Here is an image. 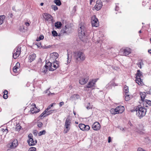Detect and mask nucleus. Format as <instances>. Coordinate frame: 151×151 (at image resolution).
<instances>
[{
	"instance_id": "nucleus-1",
	"label": "nucleus",
	"mask_w": 151,
	"mask_h": 151,
	"mask_svg": "<svg viewBox=\"0 0 151 151\" xmlns=\"http://www.w3.org/2000/svg\"><path fill=\"white\" fill-rule=\"evenodd\" d=\"M145 107L141 106H138L136 108V115L140 119L142 118L146 114L147 109Z\"/></svg>"
},
{
	"instance_id": "nucleus-2",
	"label": "nucleus",
	"mask_w": 151,
	"mask_h": 151,
	"mask_svg": "<svg viewBox=\"0 0 151 151\" xmlns=\"http://www.w3.org/2000/svg\"><path fill=\"white\" fill-rule=\"evenodd\" d=\"M74 57L76 62L83 61L86 58L84 53L81 51H78L75 52Z\"/></svg>"
},
{
	"instance_id": "nucleus-3",
	"label": "nucleus",
	"mask_w": 151,
	"mask_h": 151,
	"mask_svg": "<svg viewBox=\"0 0 151 151\" xmlns=\"http://www.w3.org/2000/svg\"><path fill=\"white\" fill-rule=\"evenodd\" d=\"M71 120L69 117L66 118L65 124V128L64 132L65 133H67L69 130L70 128V126L71 124Z\"/></svg>"
},
{
	"instance_id": "nucleus-4",
	"label": "nucleus",
	"mask_w": 151,
	"mask_h": 151,
	"mask_svg": "<svg viewBox=\"0 0 151 151\" xmlns=\"http://www.w3.org/2000/svg\"><path fill=\"white\" fill-rule=\"evenodd\" d=\"M142 73L138 70H137V73L136 74V82L139 85H142L143 83L142 80L141 78V76H142Z\"/></svg>"
},
{
	"instance_id": "nucleus-5",
	"label": "nucleus",
	"mask_w": 151,
	"mask_h": 151,
	"mask_svg": "<svg viewBox=\"0 0 151 151\" xmlns=\"http://www.w3.org/2000/svg\"><path fill=\"white\" fill-rule=\"evenodd\" d=\"M84 29V27L83 26H81L78 29V33L79 38L82 40H83V38H84L86 36L83 29Z\"/></svg>"
},
{
	"instance_id": "nucleus-6",
	"label": "nucleus",
	"mask_w": 151,
	"mask_h": 151,
	"mask_svg": "<svg viewBox=\"0 0 151 151\" xmlns=\"http://www.w3.org/2000/svg\"><path fill=\"white\" fill-rule=\"evenodd\" d=\"M21 50V48L19 46H17L14 50L13 56L14 59H16L19 57L20 54Z\"/></svg>"
},
{
	"instance_id": "nucleus-7",
	"label": "nucleus",
	"mask_w": 151,
	"mask_h": 151,
	"mask_svg": "<svg viewBox=\"0 0 151 151\" xmlns=\"http://www.w3.org/2000/svg\"><path fill=\"white\" fill-rule=\"evenodd\" d=\"M97 79H92L91 81H90L87 86H86V88H92L93 89L95 87L96 83L97 81Z\"/></svg>"
},
{
	"instance_id": "nucleus-8",
	"label": "nucleus",
	"mask_w": 151,
	"mask_h": 151,
	"mask_svg": "<svg viewBox=\"0 0 151 151\" xmlns=\"http://www.w3.org/2000/svg\"><path fill=\"white\" fill-rule=\"evenodd\" d=\"M91 24L92 27H97L99 25L98 19L95 15L91 17Z\"/></svg>"
},
{
	"instance_id": "nucleus-9",
	"label": "nucleus",
	"mask_w": 151,
	"mask_h": 151,
	"mask_svg": "<svg viewBox=\"0 0 151 151\" xmlns=\"http://www.w3.org/2000/svg\"><path fill=\"white\" fill-rule=\"evenodd\" d=\"M89 79V77L87 76L82 77L79 80V83L81 85H84L88 81Z\"/></svg>"
},
{
	"instance_id": "nucleus-10",
	"label": "nucleus",
	"mask_w": 151,
	"mask_h": 151,
	"mask_svg": "<svg viewBox=\"0 0 151 151\" xmlns=\"http://www.w3.org/2000/svg\"><path fill=\"white\" fill-rule=\"evenodd\" d=\"M120 53L124 55L127 56L131 53V49L129 48H127L121 50Z\"/></svg>"
},
{
	"instance_id": "nucleus-11",
	"label": "nucleus",
	"mask_w": 151,
	"mask_h": 151,
	"mask_svg": "<svg viewBox=\"0 0 151 151\" xmlns=\"http://www.w3.org/2000/svg\"><path fill=\"white\" fill-rule=\"evenodd\" d=\"M102 6V1L98 0L96 1V4L95 6V8L97 10H99L101 9Z\"/></svg>"
},
{
	"instance_id": "nucleus-12",
	"label": "nucleus",
	"mask_w": 151,
	"mask_h": 151,
	"mask_svg": "<svg viewBox=\"0 0 151 151\" xmlns=\"http://www.w3.org/2000/svg\"><path fill=\"white\" fill-rule=\"evenodd\" d=\"M18 145V141L17 140L14 139L8 145V147L12 149L15 148Z\"/></svg>"
},
{
	"instance_id": "nucleus-13",
	"label": "nucleus",
	"mask_w": 151,
	"mask_h": 151,
	"mask_svg": "<svg viewBox=\"0 0 151 151\" xmlns=\"http://www.w3.org/2000/svg\"><path fill=\"white\" fill-rule=\"evenodd\" d=\"M43 17L46 20L48 21H50L53 19L51 15L47 13L44 14Z\"/></svg>"
},
{
	"instance_id": "nucleus-14",
	"label": "nucleus",
	"mask_w": 151,
	"mask_h": 151,
	"mask_svg": "<svg viewBox=\"0 0 151 151\" xmlns=\"http://www.w3.org/2000/svg\"><path fill=\"white\" fill-rule=\"evenodd\" d=\"M101 125L99 123L96 122L92 125V128L95 130H98L100 129Z\"/></svg>"
},
{
	"instance_id": "nucleus-15",
	"label": "nucleus",
	"mask_w": 151,
	"mask_h": 151,
	"mask_svg": "<svg viewBox=\"0 0 151 151\" xmlns=\"http://www.w3.org/2000/svg\"><path fill=\"white\" fill-rule=\"evenodd\" d=\"M118 114L122 113L124 110V108L123 106H120L117 107L116 108Z\"/></svg>"
},
{
	"instance_id": "nucleus-16",
	"label": "nucleus",
	"mask_w": 151,
	"mask_h": 151,
	"mask_svg": "<svg viewBox=\"0 0 151 151\" xmlns=\"http://www.w3.org/2000/svg\"><path fill=\"white\" fill-rule=\"evenodd\" d=\"M143 106L147 107H148L147 104L149 106H151V101L149 100H145V101H143Z\"/></svg>"
},
{
	"instance_id": "nucleus-17",
	"label": "nucleus",
	"mask_w": 151,
	"mask_h": 151,
	"mask_svg": "<svg viewBox=\"0 0 151 151\" xmlns=\"http://www.w3.org/2000/svg\"><path fill=\"white\" fill-rule=\"evenodd\" d=\"M27 142L29 145L30 146L34 145L37 143V140H34L33 139H29V140H28Z\"/></svg>"
},
{
	"instance_id": "nucleus-18",
	"label": "nucleus",
	"mask_w": 151,
	"mask_h": 151,
	"mask_svg": "<svg viewBox=\"0 0 151 151\" xmlns=\"http://www.w3.org/2000/svg\"><path fill=\"white\" fill-rule=\"evenodd\" d=\"M36 57V55L34 53H33L30 55L29 57V61L30 62H31L35 59Z\"/></svg>"
},
{
	"instance_id": "nucleus-19",
	"label": "nucleus",
	"mask_w": 151,
	"mask_h": 151,
	"mask_svg": "<svg viewBox=\"0 0 151 151\" xmlns=\"http://www.w3.org/2000/svg\"><path fill=\"white\" fill-rule=\"evenodd\" d=\"M51 107H50L49 106L47 107V108L45 109V110L39 116V117H40L41 119H42V117H45V113H46V112L49 109H50Z\"/></svg>"
},
{
	"instance_id": "nucleus-20",
	"label": "nucleus",
	"mask_w": 151,
	"mask_h": 151,
	"mask_svg": "<svg viewBox=\"0 0 151 151\" xmlns=\"http://www.w3.org/2000/svg\"><path fill=\"white\" fill-rule=\"evenodd\" d=\"M71 30V28H69L68 26H65V27L63 29V30L64 31V33H66L68 34L70 32V31Z\"/></svg>"
},
{
	"instance_id": "nucleus-21",
	"label": "nucleus",
	"mask_w": 151,
	"mask_h": 151,
	"mask_svg": "<svg viewBox=\"0 0 151 151\" xmlns=\"http://www.w3.org/2000/svg\"><path fill=\"white\" fill-rule=\"evenodd\" d=\"M20 66V64L19 62L17 63L13 69V71L14 72L16 73L17 72V69L19 68Z\"/></svg>"
},
{
	"instance_id": "nucleus-22",
	"label": "nucleus",
	"mask_w": 151,
	"mask_h": 151,
	"mask_svg": "<svg viewBox=\"0 0 151 151\" xmlns=\"http://www.w3.org/2000/svg\"><path fill=\"white\" fill-rule=\"evenodd\" d=\"M79 96L77 94H74L72 95L70 97V100L73 101L76 99H78L79 98Z\"/></svg>"
},
{
	"instance_id": "nucleus-23",
	"label": "nucleus",
	"mask_w": 151,
	"mask_h": 151,
	"mask_svg": "<svg viewBox=\"0 0 151 151\" xmlns=\"http://www.w3.org/2000/svg\"><path fill=\"white\" fill-rule=\"evenodd\" d=\"M140 96L141 100L143 102V101L145 100H144V99L146 96V93L145 92L140 93Z\"/></svg>"
},
{
	"instance_id": "nucleus-24",
	"label": "nucleus",
	"mask_w": 151,
	"mask_h": 151,
	"mask_svg": "<svg viewBox=\"0 0 151 151\" xmlns=\"http://www.w3.org/2000/svg\"><path fill=\"white\" fill-rule=\"evenodd\" d=\"M62 26V23L60 22H58L55 23V26L57 28H60Z\"/></svg>"
},
{
	"instance_id": "nucleus-25",
	"label": "nucleus",
	"mask_w": 151,
	"mask_h": 151,
	"mask_svg": "<svg viewBox=\"0 0 151 151\" xmlns=\"http://www.w3.org/2000/svg\"><path fill=\"white\" fill-rule=\"evenodd\" d=\"M5 17V16L4 15L0 16V25H1L3 23Z\"/></svg>"
},
{
	"instance_id": "nucleus-26",
	"label": "nucleus",
	"mask_w": 151,
	"mask_h": 151,
	"mask_svg": "<svg viewBox=\"0 0 151 151\" xmlns=\"http://www.w3.org/2000/svg\"><path fill=\"white\" fill-rule=\"evenodd\" d=\"M110 111L111 113L112 114L115 115L118 114L116 110V108L115 109L113 108L111 109Z\"/></svg>"
},
{
	"instance_id": "nucleus-27",
	"label": "nucleus",
	"mask_w": 151,
	"mask_h": 151,
	"mask_svg": "<svg viewBox=\"0 0 151 151\" xmlns=\"http://www.w3.org/2000/svg\"><path fill=\"white\" fill-rule=\"evenodd\" d=\"M52 65H53V67L54 68H50V70L51 71H53L54 70L56 69L57 68H58V65H57L54 64L53 63H52Z\"/></svg>"
},
{
	"instance_id": "nucleus-28",
	"label": "nucleus",
	"mask_w": 151,
	"mask_h": 151,
	"mask_svg": "<svg viewBox=\"0 0 151 151\" xmlns=\"http://www.w3.org/2000/svg\"><path fill=\"white\" fill-rule=\"evenodd\" d=\"M48 67L47 66V65H45L43 68L42 69V72L44 73H46L47 72V71L48 69Z\"/></svg>"
},
{
	"instance_id": "nucleus-29",
	"label": "nucleus",
	"mask_w": 151,
	"mask_h": 151,
	"mask_svg": "<svg viewBox=\"0 0 151 151\" xmlns=\"http://www.w3.org/2000/svg\"><path fill=\"white\" fill-rule=\"evenodd\" d=\"M35 108H36L35 107H33L31 108L30 111L31 112V113L32 114H34V113H37L39 111H36L35 110Z\"/></svg>"
},
{
	"instance_id": "nucleus-30",
	"label": "nucleus",
	"mask_w": 151,
	"mask_h": 151,
	"mask_svg": "<svg viewBox=\"0 0 151 151\" xmlns=\"http://www.w3.org/2000/svg\"><path fill=\"white\" fill-rule=\"evenodd\" d=\"M124 91L125 94L129 93L128 87L126 85L124 86Z\"/></svg>"
},
{
	"instance_id": "nucleus-31",
	"label": "nucleus",
	"mask_w": 151,
	"mask_h": 151,
	"mask_svg": "<svg viewBox=\"0 0 151 151\" xmlns=\"http://www.w3.org/2000/svg\"><path fill=\"white\" fill-rule=\"evenodd\" d=\"M21 128V127L20 126L19 124H17L16 125L15 127V130L16 131L19 132Z\"/></svg>"
},
{
	"instance_id": "nucleus-32",
	"label": "nucleus",
	"mask_w": 151,
	"mask_h": 151,
	"mask_svg": "<svg viewBox=\"0 0 151 151\" xmlns=\"http://www.w3.org/2000/svg\"><path fill=\"white\" fill-rule=\"evenodd\" d=\"M125 99L126 101H127L130 99L129 93L125 94Z\"/></svg>"
},
{
	"instance_id": "nucleus-33",
	"label": "nucleus",
	"mask_w": 151,
	"mask_h": 151,
	"mask_svg": "<svg viewBox=\"0 0 151 151\" xmlns=\"http://www.w3.org/2000/svg\"><path fill=\"white\" fill-rule=\"evenodd\" d=\"M54 2L57 6H60L61 4V2L60 0H55Z\"/></svg>"
},
{
	"instance_id": "nucleus-34",
	"label": "nucleus",
	"mask_w": 151,
	"mask_h": 151,
	"mask_svg": "<svg viewBox=\"0 0 151 151\" xmlns=\"http://www.w3.org/2000/svg\"><path fill=\"white\" fill-rule=\"evenodd\" d=\"M78 126L83 131L84 130V127H85V125L84 124H79Z\"/></svg>"
},
{
	"instance_id": "nucleus-35",
	"label": "nucleus",
	"mask_w": 151,
	"mask_h": 151,
	"mask_svg": "<svg viewBox=\"0 0 151 151\" xmlns=\"http://www.w3.org/2000/svg\"><path fill=\"white\" fill-rule=\"evenodd\" d=\"M46 132L45 130H43L42 131L40 132L38 134V136H41L42 135L45 134Z\"/></svg>"
},
{
	"instance_id": "nucleus-36",
	"label": "nucleus",
	"mask_w": 151,
	"mask_h": 151,
	"mask_svg": "<svg viewBox=\"0 0 151 151\" xmlns=\"http://www.w3.org/2000/svg\"><path fill=\"white\" fill-rule=\"evenodd\" d=\"M46 65H47V66L48 67V68L49 69L50 68H52V63L50 62L46 63Z\"/></svg>"
},
{
	"instance_id": "nucleus-37",
	"label": "nucleus",
	"mask_w": 151,
	"mask_h": 151,
	"mask_svg": "<svg viewBox=\"0 0 151 151\" xmlns=\"http://www.w3.org/2000/svg\"><path fill=\"white\" fill-rule=\"evenodd\" d=\"M90 128L89 126L88 125H85V127H84V130L83 131H87L89 130Z\"/></svg>"
},
{
	"instance_id": "nucleus-38",
	"label": "nucleus",
	"mask_w": 151,
	"mask_h": 151,
	"mask_svg": "<svg viewBox=\"0 0 151 151\" xmlns=\"http://www.w3.org/2000/svg\"><path fill=\"white\" fill-rule=\"evenodd\" d=\"M36 149L35 147H31L29 148L28 151H36Z\"/></svg>"
},
{
	"instance_id": "nucleus-39",
	"label": "nucleus",
	"mask_w": 151,
	"mask_h": 151,
	"mask_svg": "<svg viewBox=\"0 0 151 151\" xmlns=\"http://www.w3.org/2000/svg\"><path fill=\"white\" fill-rule=\"evenodd\" d=\"M52 34L54 36H58V33L56 31L53 30L52 32Z\"/></svg>"
},
{
	"instance_id": "nucleus-40",
	"label": "nucleus",
	"mask_w": 151,
	"mask_h": 151,
	"mask_svg": "<svg viewBox=\"0 0 151 151\" xmlns=\"http://www.w3.org/2000/svg\"><path fill=\"white\" fill-rule=\"evenodd\" d=\"M52 8L53 9L54 11H56L58 9V8L57 6L55 5H52L51 6Z\"/></svg>"
},
{
	"instance_id": "nucleus-41",
	"label": "nucleus",
	"mask_w": 151,
	"mask_h": 151,
	"mask_svg": "<svg viewBox=\"0 0 151 151\" xmlns=\"http://www.w3.org/2000/svg\"><path fill=\"white\" fill-rule=\"evenodd\" d=\"M52 53L53 54V55L55 57V59H56L58 57L59 55L57 53L54 52Z\"/></svg>"
},
{
	"instance_id": "nucleus-42",
	"label": "nucleus",
	"mask_w": 151,
	"mask_h": 151,
	"mask_svg": "<svg viewBox=\"0 0 151 151\" xmlns=\"http://www.w3.org/2000/svg\"><path fill=\"white\" fill-rule=\"evenodd\" d=\"M44 38V36L43 35H40L39 37L37 39V41H39L42 40Z\"/></svg>"
},
{
	"instance_id": "nucleus-43",
	"label": "nucleus",
	"mask_w": 151,
	"mask_h": 151,
	"mask_svg": "<svg viewBox=\"0 0 151 151\" xmlns=\"http://www.w3.org/2000/svg\"><path fill=\"white\" fill-rule=\"evenodd\" d=\"M59 61L57 60H55L54 61L53 63L57 65H58V67H59Z\"/></svg>"
},
{
	"instance_id": "nucleus-44",
	"label": "nucleus",
	"mask_w": 151,
	"mask_h": 151,
	"mask_svg": "<svg viewBox=\"0 0 151 151\" xmlns=\"http://www.w3.org/2000/svg\"><path fill=\"white\" fill-rule=\"evenodd\" d=\"M43 125V124L42 122H40L38 123L37 124V126L39 128L41 127Z\"/></svg>"
},
{
	"instance_id": "nucleus-45",
	"label": "nucleus",
	"mask_w": 151,
	"mask_h": 151,
	"mask_svg": "<svg viewBox=\"0 0 151 151\" xmlns=\"http://www.w3.org/2000/svg\"><path fill=\"white\" fill-rule=\"evenodd\" d=\"M86 107L88 109H91V107L90 106V104L89 103H88L87 104V106H86Z\"/></svg>"
},
{
	"instance_id": "nucleus-46",
	"label": "nucleus",
	"mask_w": 151,
	"mask_h": 151,
	"mask_svg": "<svg viewBox=\"0 0 151 151\" xmlns=\"http://www.w3.org/2000/svg\"><path fill=\"white\" fill-rule=\"evenodd\" d=\"M141 63H142V61H140L138 63H137V65L140 68H141Z\"/></svg>"
},
{
	"instance_id": "nucleus-47",
	"label": "nucleus",
	"mask_w": 151,
	"mask_h": 151,
	"mask_svg": "<svg viewBox=\"0 0 151 151\" xmlns=\"http://www.w3.org/2000/svg\"><path fill=\"white\" fill-rule=\"evenodd\" d=\"M28 137L29 138V139H33L32 138L33 136H32V134H29L28 135Z\"/></svg>"
},
{
	"instance_id": "nucleus-48",
	"label": "nucleus",
	"mask_w": 151,
	"mask_h": 151,
	"mask_svg": "<svg viewBox=\"0 0 151 151\" xmlns=\"http://www.w3.org/2000/svg\"><path fill=\"white\" fill-rule=\"evenodd\" d=\"M33 133L35 136H37V130H35L33 131Z\"/></svg>"
},
{
	"instance_id": "nucleus-49",
	"label": "nucleus",
	"mask_w": 151,
	"mask_h": 151,
	"mask_svg": "<svg viewBox=\"0 0 151 151\" xmlns=\"http://www.w3.org/2000/svg\"><path fill=\"white\" fill-rule=\"evenodd\" d=\"M57 111V110L56 109L49 110V112H50L51 114L53 113L54 112H56Z\"/></svg>"
},
{
	"instance_id": "nucleus-50",
	"label": "nucleus",
	"mask_w": 151,
	"mask_h": 151,
	"mask_svg": "<svg viewBox=\"0 0 151 151\" xmlns=\"http://www.w3.org/2000/svg\"><path fill=\"white\" fill-rule=\"evenodd\" d=\"M45 114H46V115L45 114V117L46 116L49 115H50L51 114L50 113V112H49V111L48 110L46 112V113H45Z\"/></svg>"
},
{
	"instance_id": "nucleus-51",
	"label": "nucleus",
	"mask_w": 151,
	"mask_h": 151,
	"mask_svg": "<svg viewBox=\"0 0 151 151\" xmlns=\"http://www.w3.org/2000/svg\"><path fill=\"white\" fill-rule=\"evenodd\" d=\"M64 102L63 101L60 102L59 104V106L60 107H61L62 105L64 104Z\"/></svg>"
},
{
	"instance_id": "nucleus-52",
	"label": "nucleus",
	"mask_w": 151,
	"mask_h": 151,
	"mask_svg": "<svg viewBox=\"0 0 151 151\" xmlns=\"http://www.w3.org/2000/svg\"><path fill=\"white\" fill-rule=\"evenodd\" d=\"M3 98L5 99H6L8 98L7 95L4 94L3 96Z\"/></svg>"
},
{
	"instance_id": "nucleus-53",
	"label": "nucleus",
	"mask_w": 151,
	"mask_h": 151,
	"mask_svg": "<svg viewBox=\"0 0 151 151\" xmlns=\"http://www.w3.org/2000/svg\"><path fill=\"white\" fill-rule=\"evenodd\" d=\"M8 93V92L7 90H6L4 91V94L7 95Z\"/></svg>"
},
{
	"instance_id": "nucleus-54",
	"label": "nucleus",
	"mask_w": 151,
	"mask_h": 151,
	"mask_svg": "<svg viewBox=\"0 0 151 151\" xmlns=\"http://www.w3.org/2000/svg\"><path fill=\"white\" fill-rule=\"evenodd\" d=\"M119 7L118 6L116 5V7H115V10L116 11H118V10L119 9Z\"/></svg>"
},
{
	"instance_id": "nucleus-55",
	"label": "nucleus",
	"mask_w": 151,
	"mask_h": 151,
	"mask_svg": "<svg viewBox=\"0 0 151 151\" xmlns=\"http://www.w3.org/2000/svg\"><path fill=\"white\" fill-rule=\"evenodd\" d=\"M3 132H6V133H7L8 132V129L7 128L5 129H3Z\"/></svg>"
},
{
	"instance_id": "nucleus-56",
	"label": "nucleus",
	"mask_w": 151,
	"mask_h": 151,
	"mask_svg": "<svg viewBox=\"0 0 151 151\" xmlns=\"http://www.w3.org/2000/svg\"><path fill=\"white\" fill-rule=\"evenodd\" d=\"M111 138L110 137H109L108 139V142L110 143L111 141Z\"/></svg>"
},
{
	"instance_id": "nucleus-57",
	"label": "nucleus",
	"mask_w": 151,
	"mask_h": 151,
	"mask_svg": "<svg viewBox=\"0 0 151 151\" xmlns=\"http://www.w3.org/2000/svg\"><path fill=\"white\" fill-rule=\"evenodd\" d=\"M25 25L27 27L29 25V24L28 22H25Z\"/></svg>"
},
{
	"instance_id": "nucleus-58",
	"label": "nucleus",
	"mask_w": 151,
	"mask_h": 151,
	"mask_svg": "<svg viewBox=\"0 0 151 151\" xmlns=\"http://www.w3.org/2000/svg\"><path fill=\"white\" fill-rule=\"evenodd\" d=\"M76 7H77V6H74V7H73V10L75 12L76 11Z\"/></svg>"
},
{
	"instance_id": "nucleus-59",
	"label": "nucleus",
	"mask_w": 151,
	"mask_h": 151,
	"mask_svg": "<svg viewBox=\"0 0 151 151\" xmlns=\"http://www.w3.org/2000/svg\"><path fill=\"white\" fill-rule=\"evenodd\" d=\"M55 103H53L52 104H51L50 105H49V106H50V107H51L53 106L54 105H55Z\"/></svg>"
},
{
	"instance_id": "nucleus-60",
	"label": "nucleus",
	"mask_w": 151,
	"mask_h": 151,
	"mask_svg": "<svg viewBox=\"0 0 151 151\" xmlns=\"http://www.w3.org/2000/svg\"><path fill=\"white\" fill-rule=\"evenodd\" d=\"M49 93L48 94V95L49 96L50 95V94H54V93H51L50 91H49Z\"/></svg>"
},
{
	"instance_id": "nucleus-61",
	"label": "nucleus",
	"mask_w": 151,
	"mask_h": 151,
	"mask_svg": "<svg viewBox=\"0 0 151 151\" xmlns=\"http://www.w3.org/2000/svg\"><path fill=\"white\" fill-rule=\"evenodd\" d=\"M120 130H122V131L124 130V128L123 127H121L120 128Z\"/></svg>"
},
{
	"instance_id": "nucleus-62",
	"label": "nucleus",
	"mask_w": 151,
	"mask_h": 151,
	"mask_svg": "<svg viewBox=\"0 0 151 151\" xmlns=\"http://www.w3.org/2000/svg\"><path fill=\"white\" fill-rule=\"evenodd\" d=\"M148 52L150 54H151V50H148Z\"/></svg>"
},
{
	"instance_id": "nucleus-63",
	"label": "nucleus",
	"mask_w": 151,
	"mask_h": 151,
	"mask_svg": "<svg viewBox=\"0 0 151 151\" xmlns=\"http://www.w3.org/2000/svg\"><path fill=\"white\" fill-rule=\"evenodd\" d=\"M49 89H47L45 91V93H47L49 91Z\"/></svg>"
},
{
	"instance_id": "nucleus-64",
	"label": "nucleus",
	"mask_w": 151,
	"mask_h": 151,
	"mask_svg": "<svg viewBox=\"0 0 151 151\" xmlns=\"http://www.w3.org/2000/svg\"><path fill=\"white\" fill-rule=\"evenodd\" d=\"M138 132L140 134H142V132L141 131H140V130L138 131Z\"/></svg>"
}]
</instances>
